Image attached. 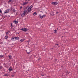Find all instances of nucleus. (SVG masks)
Instances as JSON below:
<instances>
[{
    "mask_svg": "<svg viewBox=\"0 0 78 78\" xmlns=\"http://www.w3.org/2000/svg\"><path fill=\"white\" fill-rule=\"evenodd\" d=\"M33 8V6L31 5L30 7H28V6H27L26 8V9H27V8H28L27 10V14H28L31 11V8Z\"/></svg>",
    "mask_w": 78,
    "mask_h": 78,
    "instance_id": "nucleus-1",
    "label": "nucleus"
},
{
    "mask_svg": "<svg viewBox=\"0 0 78 78\" xmlns=\"http://www.w3.org/2000/svg\"><path fill=\"white\" fill-rule=\"evenodd\" d=\"M27 11L26 10H24V12H23V13H22L21 15V17H23L25 16V14L26 13H27Z\"/></svg>",
    "mask_w": 78,
    "mask_h": 78,
    "instance_id": "nucleus-2",
    "label": "nucleus"
},
{
    "mask_svg": "<svg viewBox=\"0 0 78 78\" xmlns=\"http://www.w3.org/2000/svg\"><path fill=\"white\" fill-rule=\"evenodd\" d=\"M20 30H22L23 31L26 32L27 31H28V29H27V28H24L21 29Z\"/></svg>",
    "mask_w": 78,
    "mask_h": 78,
    "instance_id": "nucleus-3",
    "label": "nucleus"
},
{
    "mask_svg": "<svg viewBox=\"0 0 78 78\" xmlns=\"http://www.w3.org/2000/svg\"><path fill=\"white\" fill-rule=\"evenodd\" d=\"M52 4L53 5L55 6V5H57L58 3H57V2H52Z\"/></svg>",
    "mask_w": 78,
    "mask_h": 78,
    "instance_id": "nucleus-4",
    "label": "nucleus"
},
{
    "mask_svg": "<svg viewBox=\"0 0 78 78\" xmlns=\"http://www.w3.org/2000/svg\"><path fill=\"white\" fill-rule=\"evenodd\" d=\"M28 2H26L23 3V5L24 6V5H27V4H28Z\"/></svg>",
    "mask_w": 78,
    "mask_h": 78,
    "instance_id": "nucleus-5",
    "label": "nucleus"
},
{
    "mask_svg": "<svg viewBox=\"0 0 78 78\" xmlns=\"http://www.w3.org/2000/svg\"><path fill=\"white\" fill-rule=\"evenodd\" d=\"M45 15H43L42 16H41V15H39V16L40 17L41 19H42V18H43V17H45Z\"/></svg>",
    "mask_w": 78,
    "mask_h": 78,
    "instance_id": "nucleus-6",
    "label": "nucleus"
},
{
    "mask_svg": "<svg viewBox=\"0 0 78 78\" xmlns=\"http://www.w3.org/2000/svg\"><path fill=\"white\" fill-rule=\"evenodd\" d=\"M24 41H25V39H21L20 41V42H23Z\"/></svg>",
    "mask_w": 78,
    "mask_h": 78,
    "instance_id": "nucleus-7",
    "label": "nucleus"
},
{
    "mask_svg": "<svg viewBox=\"0 0 78 78\" xmlns=\"http://www.w3.org/2000/svg\"><path fill=\"white\" fill-rule=\"evenodd\" d=\"M15 40H18V39H19L20 38L19 37H15Z\"/></svg>",
    "mask_w": 78,
    "mask_h": 78,
    "instance_id": "nucleus-8",
    "label": "nucleus"
},
{
    "mask_svg": "<svg viewBox=\"0 0 78 78\" xmlns=\"http://www.w3.org/2000/svg\"><path fill=\"white\" fill-rule=\"evenodd\" d=\"M9 70L10 72H11V71H12V70L13 69H12L11 68H9Z\"/></svg>",
    "mask_w": 78,
    "mask_h": 78,
    "instance_id": "nucleus-9",
    "label": "nucleus"
},
{
    "mask_svg": "<svg viewBox=\"0 0 78 78\" xmlns=\"http://www.w3.org/2000/svg\"><path fill=\"white\" fill-rule=\"evenodd\" d=\"M14 1V0H9V1L8 2V3L9 2H11V3H12Z\"/></svg>",
    "mask_w": 78,
    "mask_h": 78,
    "instance_id": "nucleus-10",
    "label": "nucleus"
},
{
    "mask_svg": "<svg viewBox=\"0 0 78 78\" xmlns=\"http://www.w3.org/2000/svg\"><path fill=\"white\" fill-rule=\"evenodd\" d=\"M9 74H4V76H9Z\"/></svg>",
    "mask_w": 78,
    "mask_h": 78,
    "instance_id": "nucleus-11",
    "label": "nucleus"
},
{
    "mask_svg": "<svg viewBox=\"0 0 78 78\" xmlns=\"http://www.w3.org/2000/svg\"><path fill=\"white\" fill-rule=\"evenodd\" d=\"M14 23H15V24H17V23H18V22L17 21H15L13 22Z\"/></svg>",
    "mask_w": 78,
    "mask_h": 78,
    "instance_id": "nucleus-12",
    "label": "nucleus"
},
{
    "mask_svg": "<svg viewBox=\"0 0 78 78\" xmlns=\"http://www.w3.org/2000/svg\"><path fill=\"white\" fill-rule=\"evenodd\" d=\"M8 56H9V59H12V56L11 55H10L9 56L8 55Z\"/></svg>",
    "mask_w": 78,
    "mask_h": 78,
    "instance_id": "nucleus-13",
    "label": "nucleus"
},
{
    "mask_svg": "<svg viewBox=\"0 0 78 78\" xmlns=\"http://www.w3.org/2000/svg\"><path fill=\"white\" fill-rule=\"evenodd\" d=\"M8 36H6L5 37V39H8Z\"/></svg>",
    "mask_w": 78,
    "mask_h": 78,
    "instance_id": "nucleus-14",
    "label": "nucleus"
},
{
    "mask_svg": "<svg viewBox=\"0 0 78 78\" xmlns=\"http://www.w3.org/2000/svg\"><path fill=\"white\" fill-rule=\"evenodd\" d=\"M37 13H36V12H35L33 14L34 16H36V15H37Z\"/></svg>",
    "mask_w": 78,
    "mask_h": 78,
    "instance_id": "nucleus-15",
    "label": "nucleus"
},
{
    "mask_svg": "<svg viewBox=\"0 0 78 78\" xmlns=\"http://www.w3.org/2000/svg\"><path fill=\"white\" fill-rule=\"evenodd\" d=\"M8 13V11H7V10H5V12L4 13V14H6V13Z\"/></svg>",
    "mask_w": 78,
    "mask_h": 78,
    "instance_id": "nucleus-16",
    "label": "nucleus"
},
{
    "mask_svg": "<svg viewBox=\"0 0 78 78\" xmlns=\"http://www.w3.org/2000/svg\"><path fill=\"white\" fill-rule=\"evenodd\" d=\"M54 33H57V30H54Z\"/></svg>",
    "mask_w": 78,
    "mask_h": 78,
    "instance_id": "nucleus-17",
    "label": "nucleus"
},
{
    "mask_svg": "<svg viewBox=\"0 0 78 78\" xmlns=\"http://www.w3.org/2000/svg\"><path fill=\"white\" fill-rule=\"evenodd\" d=\"M14 39H15V37H12L11 39V40H12V41L14 40Z\"/></svg>",
    "mask_w": 78,
    "mask_h": 78,
    "instance_id": "nucleus-18",
    "label": "nucleus"
},
{
    "mask_svg": "<svg viewBox=\"0 0 78 78\" xmlns=\"http://www.w3.org/2000/svg\"><path fill=\"white\" fill-rule=\"evenodd\" d=\"M2 57H3V55H0V58H2Z\"/></svg>",
    "mask_w": 78,
    "mask_h": 78,
    "instance_id": "nucleus-19",
    "label": "nucleus"
},
{
    "mask_svg": "<svg viewBox=\"0 0 78 78\" xmlns=\"http://www.w3.org/2000/svg\"><path fill=\"white\" fill-rule=\"evenodd\" d=\"M9 32H7L6 33V34H9Z\"/></svg>",
    "mask_w": 78,
    "mask_h": 78,
    "instance_id": "nucleus-20",
    "label": "nucleus"
},
{
    "mask_svg": "<svg viewBox=\"0 0 78 78\" xmlns=\"http://www.w3.org/2000/svg\"><path fill=\"white\" fill-rule=\"evenodd\" d=\"M0 44H3V42H0Z\"/></svg>",
    "mask_w": 78,
    "mask_h": 78,
    "instance_id": "nucleus-21",
    "label": "nucleus"
},
{
    "mask_svg": "<svg viewBox=\"0 0 78 78\" xmlns=\"http://www.w3.org/2000/svg\"><path fill=\"white\" fill-rule=\"evenodd\" d=\"M54 61H56V59H54Z\"/></svg>",
    "mask_w": 78,
    "mask_h": 78,
    "instance_id": "nucleus-22",
    "label": "nucleus"
},
{
    "mask_svg": "<svg viewBox=\"0 0 78 78\" xmlns=\"http://www.w3.org/2000/svg\"><path fill=\"white\" fill-rule=\"evenodd\" d=\"M30 40H29V41H27V42H30Z\"/></svg>",
    "mask_w": 78,
    "mask_h": 78,
    "instance_id": "nucleus-23",
    "label": "nucleus"
},
{
    "mask_svg": "<svg viewBox=\"0 0 78 78\" xmlns=\"http://www.w3.org/2000/svg\"><path fill=\"white\" fill-rule=\"evenodd\" d=\"M12 77H14V75H11V76Z\"/></svg>",
    "mask_w": 78,
    "mask_h": 78,
    "instance_id": "nucleus-24",
    "label": "nucleus"
},
{
    "mask_svg": "<svg viewBox=\"0 0 78 78\" xmlns=\"http://www.w3.org/2000/svg\"><path fill=\"white\" fill-rule=\"evenodd\" d=\"M12 23H11V26H12Z\"/></svg>",
    "mask_w": 78,
    "mask_h": 78,
    "instance_id": "nucleus-25",
    "label": "nucleus"
},
{
    "mask_svg": "<svg viewBox=\"0 0 78 78\" xmlns=\"http://www.w3.org/2000/svg\"><path fill=\"white\" fill-rule=\"evenodd\" d=\"M27 54H30V52H27Z\"/></svg>",
    "mask_w": 78,
    "mask_h": 78,
    "instance_id": "nucleus-26",
    "label": "nucleus"
},
{
    "mask_svg": "<svg viewBox=\"0 0 78 78\" xmlns=\"http://www.w3.org/2000/svg\"><path fill=\"white\" fill-rule=\"evenodd\" d=\"M13 11L14 12H15V11H16V10L15 9L13 10Z\"/></svg>",
    "mask_w": 78,
    "mask_h": 78,
    "instance_id": "nucleus-27",
    "label": "nucleus"
},
{
    "mask_svg": "<svg viewBox=\"0 0 78 78\" xmlns=\"http://www.w3.org/2000/svg\"><path fill=\"white\" fill-rule=\"evenodd\" d=\"M2 12V11H1V10L0 9V13H1Z\"/></svg>",
    "mask_w": 78,
    "mask_h": 78,
    "instance_id": "nucleus-28",
    "label": "nucleus"
},
{
    "mask_svg": "<svg viewBox=\"0 0 78 78\" xmlns=\"http://www.w3.org/2000/svg\"><path fill=\"white\" fill-rule=\"evenodd\" d=\"M20 9H22V7H20Z\"/></svg>",
    "mask_w": 78,
    "mask_h": 78,
    "instance_id": "nucleus-29",
    "label": "nucleus"
},
{
    "mask_svg": "<svg viewBox=\"0 0 78 78\" xmlns=\"http://www.w3.org/2000/svg\"><path fill=\"white\" fill-rule=\"evenodd\" d=\"M25 0L26 1H29V0Z\"/></svg>",
    "mask_w": 78,
    "mask_h": 78,
    "instance_id": "nucleus-30",
    "label": "nucleus"
},
{
    "mask_svg": "<svg viewBox=\"0 0 78 78\" xmlns=\"http://www.w3.org/2000/svg\"><path fill=\"white\" fill-rule=\"evenodd\" d=\"M39 59H41V58H39Z\"/></svg>",
    "mask_w": 78,
    "mask_h": 78,
    "instance_id": "nucleus-31",
    "label": "nucleus"
},
{
    "mask_svg": "<svg viewBox=\"0 0 78 78\" xmlns=\"http://www.w3.org/2000/svg\"><path fill=\"white\" fill-rule=\"evenodd\" d=\"M62 37H63V36H62Z\"/></svg>",
    "mask_w": 78,
    "mask_h": 78,
    "instance_id": "nucleus-32",
    "label": "nucleus"
},
{
    "mask_svg": "<svg viewBox=\"0 0 78 78\" xmlns=\"http://www.w3.org/2000/svg\"><path fill=\"white\" fill-rule=\"evenodd\" d=\"M13 30H14V29H13Z\"/></svg>",
    "mask_w": 78,
    "mask_h": 78,
    "instance_id": "nucleus-33",
    "label": "nucleus"
},
{
    "mask_svg": "<svg viewBox=\"0 0 78 78\" xmlns=\"http://www.w3.org/2000/svg\"><path fill=\"white\" fill-rule=\"evenodd\" d=\"M57 45H58V44H57Z\"/></svg>",
    "mask_w": 78,
    "mask_h": 78,
    "instance_id": "nucleus-34",
    "label": "nucleus"
},
{
    "mask_svg": "<svg viewBox=\"0 0 78 78\" xmlns=\"http://www.w3.org/2000/svg\"><path fill=\"white\" fill-rule=\"evenodd\" d=\"M52 49H53V48H52Z\"/></svg>",
    "mask_w": 78,
    "mask_h": 78,
    "instance_id": "nucleus-35",
    "label": "nucleus"
},
{
    "mask_svg": "<svg viewBox=\"0 0 78 78\" xmlns=\"http://www.w3.org/2000/svg\"><path fill=\"white\" fill-rule=\"evenodd\" d=\"M0 15H1L0 14Z\"/></svg>",
    "mask_w": 78,
    "mask_h": 78,
    "instance_id": "nucleus-36",
    "label": "nucleus"
},
{
    "mask_svg": "<svg viewBox=\"0 0 78 78\" xmlns=\"http://www.w3.org/2000/svg\"><path fill=\"white\" fill-rule=\"evenodd\" d=\"M9 16V17H10V16Z\"/></svg>",
    "mask_w": 78,
    "mask_h": 78,
    "instance_id": "nucleus-37",
    "label": "nucleus"
}]
</instances>
